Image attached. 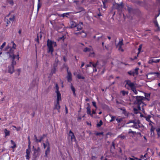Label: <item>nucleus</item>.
<instances>
[{
    "label": "nucleus",
    "instance_id": "obj_1",
    "mask_svg": "<svg viewBox=\"0 0 160 160\" xmlns=\"http://www.w3.org/2000/svg\"><path fill=\"white\" fill-rule=\"evenodd\" d=\"M144 97L142 96H136V100L134 103L137 105V107L138 109L134 108L133 110H141L142 109V110H144L145 108H144V106L146 105L143 102Z\"/></svg>",
    "mask_w": 160,
    "mask_h": 160
},
{
    "label": "nucleus",
    "instance_id": "obj_2",
    "mask_svg": "<svg viewBox=\"0 0 160 160\" xmlns=\"http://www.w3.org/2000/svg\"><path fill=\"white\" fill-rule=\"evenodd\" d=\"M7 53V54H9V58L12 60V64L10 66H12L14 67V66L16 64V62L14 61V59L15 58H17L18 60H19V54L17 55H15L14 54L13 50L11 48Z\"/></svg>",
    "mask_w": 160,
    "mask_h": 160
},
{
    "label": "nucleus",
    "instance_id": "obj_3",
    "mask_svg": "<svg viewBox=\"0 0 160 160\" xmlns=\"http://www.w3.org/2000/svg\"><path fill=\"white\" fill-rule=\"evenodd\" d=\"M47 45L48 53H50L51 54H52L54 51L53 47H55L57 46L56 42L48 39L47 41Z\"/></svg>",
    "mask_w": 160,
    "mask_h": 160
},
{
    "label": "nucleus",
    "instance_id": "obj_4",
    "mask_svg": "<svg viewBox=\"0 0 160 160\" xmlns=\"http://www.w3.org/2000/svg\"><path fill=\"white\" fill-rule=\"evenodd\" d=\"M131 123H132L129 127H132L136 129H138L142 127V125L141 124L139 120L138 119H133L129 120L127 123V124H129Z\"/></svg>",
    "mask_w": 160,
    "mask_h": 160
},
{
    "label": "nucleus",
    "instance_id": "obj_5",
    "mask_svg": "<svg viewBox=\"0 0 160 160\" xmlns=\"http://www.w3.org/2000/svg\"><path fill=\"white\" fill-rule=\"evenodd\" d=\"M82 22H81L77 25L75 22H72L70 23V27L71 28H73L74 32H75L76 31H79L82 29Z\"/></svg>",
    "mask_w": 160,
    "mask_h": 160
},
{
    "label": "nucleus",
    "instance_id": "obj_6",
    "mask_svg": "<svg viewBox=\"0 0 160 160\" xmlns=\"http://www.w3.org/2000/svg\"><path fill=\"white\" fill-rule=\"evenodd\" d=\"M126 84L125 85V87L126 85H128L130 88L133 91L135 94H137L138 92L136 89V86L134 84L133 82H131L130 80H128L126 81Z\"/></svg>",
    "mask_w": 160,
    "mask_h": 160
},
{
    "label": "nucleus",
    "instance_id": "obj_7",
    "mask_svg": "<svg viewBox=\"0 0 160 160\" xmlns=\"http://www.w3.org/2000/svg\"><path fill=\"white\" fill-rule=\"evenodd\" d=\"M74 34L79 37L81 36L82 38L86 37L87 35L86 33L83 30L81 32H74Z\"/></svg>",
    "mask_w": 160,
    "mask_h": 160
},
{
    "label": "nucleus",
    "instance_id": "obj_8",
    "mask_svg": "<svg viewBox=\"0 0 160 160\" xmlns=\"http://www.w3.org/2000/svg\"><path fill=\"white\" fill-rule=\"evenodd\" d=\"M69 135L71 137V139L72 141H74L75 142H77V140L74 133L71 130H70L69 131Z\"/></svg>",
    "mask_w": 160,
    "mask_h": 160
},
{
    "label": "nucleus",
    "instance_id": "obj_9",
    "mask_svg": "<svg viewBox=\"0 0 160 160\" xmlns=\"http://www.w3.org/2000/svg\"><path fill=\"white\" fill-rule=\"evenodd\" d=\"M40 151V149L39 147H38L37 149H34L33 155L35 158H37L39 156Z\"/></svg>",
    "mask_w": 160,
    "mask_h": 160
},
{
    "label": "nucleus",
    "instance_id": "obj_10",
    "mask_svg": "<svg viewBox=\"0 0 160 160\" xmlns=\"http://www.w3.org/2000/svg\"><path fill=\"white\" fill-rule=\"evenodd\" d=\"M68 81L69 82H71L72 80V74L71 72L67 73V75L66 77Z\"/></svg>",
    "mask_w": 160,
    "mask_h": 160
},
{
    "label": "nucleus",
    "instance_id": "obj_11",
    "mask_svg": "<svg viewBox=\"0 0 160 160\" xmlns=\"http://www.w3.org/2000/svg\"><path fill=\"white\" fill-rule=\"evenodd\" d=\"M31 150H26V154L25 156L26 159L29 160L30 158V155Z\"/></svg>",
    "mask_w": 160,
    "mask_h": 160
},
{
    "label": "nucleus",
    "instance_id": "obj_12",
    "mask_svg": "<svg viewBox=\"0 0 160 160\" xmlns=\"http://www.w3.org/2000/svg\"><path fill=\"white\" fill-rule=\"evenodd\" d=\"M8 72L11 74H12L14 72V68L12 66H9L8 67Z\"/></svg>",
    "mask_w": 160,
    "mask_h": 160
},
{
    "label": "nucleus",
    "instance_id": "obj_13",
    "mask_svg": "<svg viewBox=\"0 0 160 160\" xmlns=\"http://www.w3.org/2000/svg\"><path fill=\"white\" fill-rule=\"evenodd\" d=\"M56 92L57 95V101L58 102L61 100V94L59 92Z\"/></svg>",
    "mask_w": 160,
    "mask_h": 160
},
{
    "label": "nucleus",
    "instance_id": "obj_14",
    "mask_svg": "<svg viewBox=\"0 0 160 160\" xmlns=\"http://www.w3.org/2000/svg\"><path fill=\"white\" fill-rule=\"evenodd\" d=\"M145 97H144V100L147 99L148 101L149 100V98L150 96V93H144Z\"/></svg>",
    "mask_w": 160,
    "mask_h": 160
},
{
    "label": "nucleus",
    "instance_id": "obj_15",
    "mask_svg": "<svg viewBox=\"0 0 160 160\" xmlns=\"http://www.w3.org/2000/svg\"><path fill=\"white\" fill-rule=\"evenodd\" d=\"M149 74L151 75H155L156 74L157 77L159 78H160V73L158 72H150Z\"/></svg>",
    "mask_w": 160,
    "mask_h": 160
},
{
    "label": "nucleus",
    "instance_id": "obj_16",
    "mask_svg": "<svg viewBox=\"0 0 160 160\" xmlns=\"http://www.w3.org/2000/svg\"><path fill=\"white\" fill-rule=\"evenodd\" d=\"M15 16L13 15L9 19V20L7 22V24H8L9 23H10V21L13 22L15 19Z\"/></svg>",
    "mask_w": 160,
    "mask_h": 160
},
{
    "label": "nucleus",
    "instance_id": "obj_17",
    "mask_svg": "<svg viewBox=\"0 0 160 160\" xmlns=\"http://www.w3.org/2000/svg\"><path fill=\"white\" fill-rule=\"evenodd\" d=\"M60 106L59 104V102H57L56 103L55 105L54 109H56L57 110H59L60 109Z\"/></svg>",
    "mask_w": 160,
    "mask_h": 160
},
{
    "label": "nucleus",
    "instance_id": "obj_18",
    "mask_svg": "<svg viewBox=\"0 0 160 160\" xmlns=\"http://www.w3.org/2000/svg\"><path fill=\"white\" fill-rule=\"evenodd\" d=\"M123 40L119 41L118 44V46H119L118 49H120L121 48V47L123 45Z\"/></svg>",
    "mask_w": 160,
    "mask_h": 160
},
{
    "label": "nucleus",
    "instance_id": "obj_19",
    "mask_svg": "<svg viewBox=\"0 0 160 160\" xmlns=\"http://www.w3.org/2000/svg\"><path fill=\"white\" fill-rule=\"evenodd\" d=\"M154 23L155 26L157 27V30L159 31L160 30V28L158 24L157 21L156 20L154 21Z\"/></svg>",
    "mask_w": 160,
    "mask_h": 160
},
{
    "label": "nucleus",
    "instance_id": "obj_20",
    "mask_svg": "<svg viewBox=\"0 0 160 160\" xmlns=\"http://www.w3.org/2000/svg\"><path fill=\"white\" fill-rule=\"evenodd\" d=\"M120 94H122L123 96H124L126 95H128V92L124 90H122L120 92Z\"/></svg>",
    "mask_w": 160,
    "mask_h": 160
},
{
    "label": "nucleus",
    "instance_id": "obj_21",
    "mask_svg": "<svg viewBox=\"0 0 160 160\" xmlns=\"http://www.w3.org/2000/svg\"><path fill=\"white\" fill-rule=\"evenodd\" d=\"M4 133H5V137L7 136H9L10 134V132L8 130L6 129H5L4 130Z\"/></svg>",
    "mask_w": 160,
    "mask_h": 160
},
{
    "label": "nucleus",
    "instance_id": "obj_22",
    "mask_svg": "<svg viewBox=\"0 0 160 160\" xmlns=\"http://www.w3.org/2000/svg\"><path fill=\"white\" fill-rule=\"evenodd\" d=\"M50 151V147H48L47 148L45 151V156L47 157V155L48 154Z\"/></svg>",
    "mask_w": 160,
    "mask_h": 160
},
{
    "label": "nucleus",
    "instance_id": "obj_23",
    "mask_svg": "<svg viewBox=\"0 0 160 160\" xmlns=\"http://www.w3.org/2000/svg\"><path fill=\"white\" fill-rule=\"evenodd\" d=\"M128 73L130 75L132 76H134L135 75V74H134V71L131 70L128 71Z\"/></svg>",
    "mask_w": 160,
    "mask_h": 160
},
{
    "label": "nucleus",
    "instance_id": "obj_24",
    "mask_svg": "<svg viewBox=\"0 0 160 160\" xmlns=\"http://www.w3.org/2000/svg\"><path fill=\"white\" fill-rule=\"evenodd\" d=\"M56 68L55 67H54L51 70V74L52 75H53V74L55 73L56 72Z\"/></svg>",
    "mask_w": 160,
    "mask_h": 160
},
{
    "label": "nucleus",
    "instance_id": "obj_25",
    "mask_svg": "<svg viewBox=\"0 0 160 160\" xmlns=\"http://www.w3.org/2000/svg\"><path fill=\"white\" fill-rule=\"evenodd\" d=\"M151 116L148 115L147 117H145V118H146V120L148 122H152L150 120V118H151Z\"/></svg>",
    "mask_w": 160,
    "mask_h": 160
},
{
    "label": "nucleus",
    "instance_id": "obj_26",
    "mask_svg": "<svg viewBox=\"0 0 160 160\" xmlns=\"http://www.w3.org/2000/svg\"><path fill=\"white\" fill-rule=\"evenodd\" d=\"M91 50V49L90 48L86 47L83 50V51L84 52H89Z\"/></svg>",
    "mask_w": 160,
    "mask_h": 160
},
{
    "label": "nucleus",
    "instance_id": "obj_27",
    "mask_svg": "<svg viewBox=\"0 0 160 160\" xmlns=\"http://www.w3.org/2000/svg\"><path fill=\"white\" fill-rule=\"evenodd\" d=\"M122 113L126 116H128L130 114L127 111H122Z\"/></svg>",
    "mask_w": 160,
    "mask_h": 160
},
{
    "label": "nucleus",
    "instance_id": "obj_28",
    "mask_svg": "<svg viewBox=\"0 0 160 160\" xmlns=\"http://www.w3.org/2000/svg\"><path fill=\"white\" fill-rule=\"evenodd\" d=\"M39 36L38 35H37V38L35 39V42H36L38 44H39V40L40 39L39 38Z\"/></svg>",
    "mask_w": 160,
    "mask_h": 160
},
{
    "label": "nucleus",
    "instance_id": "obj_29",
    "mask_svg": "<svg viewBox=\"0 0 160 160\" xmlns=\"http://www.w3.org/2000/svg\"><path fill=\"white\" fill-rule=\"evenodd\" d=\"M115 148V144L113 142H112V145L111 147V151L112 150L114 149Z\"/></svg>",
    "mask_w": 160,
    "mask_h": 160
},
{
    "label": "nucleus",
    "instance_id": "obj_30",
    "mask_svg": "<svg viewBox=\"0 0 160 160\" xmlns=\"http://www.w3.org/2000/svg\"><path fill=\"white\" fill-rule=\"evenodd\" d=\"M77 78L79 79H84L85 78L84 77L82 76L81 75L79 74L77 75Z\"/></svg>",
    "mask_w": 160,
    "mask_h": 160
},
{
    "label": "nucleus",
    "instance_id": "obj_31",
    "mask_svg": "<svg viewBox=\"0 0 160 160\" xmlns=\"http://www.w3.org/2000/svg\"><path fill=\"white\" fill-rule=\"evenodd\" d=\"M118 138H121L122 140H123L126 138V136L121 134L119 135L118 136Z\"/></svg>",
    "mask_w": 160,
    "mask_h": 160
},
{
    "label": "nucleus",
    "instance_id": "obj_32",
    "mask_svg": "<svg viewBox=\"0 0 160 160\" xmlns=\"http://www.w3.org/2000/svg\"><path fill=\"white\" fill-rule=\"evenodd\" d=\"M102 123L103 122L102 120H100L99 122L97 124V126L98 127H100L102 124Z\"/></svg>",
    "mask_w": 160,
    "mask_h": 160
},
{
    "label": "nucleus",
    "instance_id": "obj_33",
    "mask_svg": "<svg viewBox=\"0 0 160 160\" xmlns=\"http://www.w3.org/2000/svg\"><path fill=\"white\" fill-rule=\"evenodd\" d=\"M98 62L96 63H94L92 62H90V64H91V66H92L94 68H96L97 64Z\"/></svg>",
    "mask_w": 160,
    "mask_h": 160
},
{
    "label": "nucleus",
    "instance_id": "obj_34",
    "mask_svg": "<svg viewBox=\"0 0 160 160\" xmlns=\"http://www.w3.org/2000/svg\"><path fill=\"white\" fill-rule=\"evenodd\" d=\"M107 1H108V0H104V1H102L103 6V7L104 8H106L105 4H106V3L107 2Z\"/></svg>",
    "mask_w": 160,
    "mask_h": 160
},
{
    "label": "nucleus",
    "instance_id": "obj_35",
    "mask_svg": "<svg viewBox=\"0 0 160 160\" xmlns=\"http://www.w3.org/2000/svg\"><path fill=\"white\" fill-rule=\"evenodd\" d=\"M11 43L13 44V46H12V48H11L10 49H11V48L14 51V50L13 49V48L15 49L16 48V44L14 43V42L13 41H12L11 42Z\"/></svg>",
    "mask_w": 160,
    "mask_h": 160
},
{
    "label": "nucleus",
    "instance_id": "obj_36",
    "mask_svg": "<svg viewBox=\"0 0 160 160\" xmlns=\"http://www.w3.org/2000/svg\"><path fill=\"white\" fill-rule=\"evenodd\" d=\"M8 2L12 6L14 4L13 0H9Z\"/></svg>",
    "mask_w": 160,
    "mask_h": 160
},
{
    "label": "nucleus",
    "instance_id": "obj_37",
    "mask_svg": "<svg viewBox=\"0 0 160 160\" xmlns=\"http://www.w3.org/2000/svg\"><path fill=\"white\" fill-rule=\"evenodd\" d=\"M139 68H136L134 71V72L135 75H137L138 74V70Z\"/></svg>",
    "mask_w": 160,
    "mask_h": 160
},
{
    "label": "nucleus",
    "instance_id": "obj_38",
    "mask_svg": "<svg viewBox=\"0 0 160 160\" xmlns=\"http://www.w3.org/2000/svg\"><path fill=\"white\" fill-rule=\"evenodd\" d=\"M71 88L72 92H75V89L74 87L73 86L72 84V83H71Z\"/></svg>",
    "mask_w": 160,
    "mask_h": 160
},
{
    "label": "nucleus",
    "instance_id": "obj_39",
    "mask_svg": "<svg viewBox=\"0 0 160 160\" xmlns=\"http://www.w3.org/2000/svg\"><path fill=\"white\" fill-rule=\"evenodd\" d=\"M131 133H132L133 135H135L137 133L136 132L132 131L131 129H130L128 132V133L130 134Z\"/></svg>",
    "mask_w": 160,
    "mask_h": 160
},
{
    "label": "nucleus",
    "instance_id": "obj_40",
    "mask_svg": "<svg viewBox=\"0 0 160 160\" xmlns=\"http://www.w3.org/2000/svg\"><path fill=\"white\" fill-rule=\"evenodd\" d=\"M155 128L153 127V125H152L151 129H150V131L151 132V133L152 134V132H154V131L155 130Z\"/></svg>",
    "mask_w": 160,
    "mask_h": 160
},
{
    "label": "nucleus",
    "instance_id": "obj_41",
    "mask_svg": "<svg viewBox=\"0 0 160 160\" xmlns=\"http://www.w3.org/2000/svg\"><path fill=\"white\" fill-rule=\"evenodd\" d=\"M103 132H97L95 133V135L96 136H99L100 135H103Z\"/></svg>",
    "mask_w": 160,
    "mask_h": 160
},
{
    "label": "nucleus",
    "instance_id": "obj_42",
    "mask_svg": "<svg viewBox=\"0 0 160 160\" xmlns=\"http://www.w3.org/2000/svg\"><path fill=\"white\" fill-rule=\"evenodd\" d=\"M147 155V154H145L144 156L141 155L140 156V158L139 159V160H142L143 159H145L146 158V155Z\"/></svg>",
    "mask_w": 160,
    "mask_h": 160
},
{
    "label": "nucleus",
    "instance_id": "obj_43",
    "mask_svg": "<svg viewBox=\"0 0 160 160\" xmlns=\"http://www.w3.org/2000/svg\"><path fill=\"white\" fill-rule=\"evenodd\" d=\"M155 60L153 59H151L150 60L148 61V63L150 64H152L153 62H154Z\"/></svg>",
    "mask_w": 160,
    "mask_h": 160
},
{
    "label": "nucleus",
    "instance_id": "obj_44",
    "mask_svg": "<svg viewBox=\"0 0 160 160\" xmlns=\"http://www.w3.org/2000/svg\"><path fill=\"white\" fill-rule=\"evenodd\" d=\"M128 9L129 13H131L133 10V9L130 7H128Z\"/></svg>",
    "mask_w": 160,
    "mask_h": 160
},
{
    "label": "nucleus",
    "instance_id": "obj_45",
    "mask_svg": "<svg viewBox=\"0 0 160 160\" xmlns=\"http://www.w3.org/2000/svg\"><path fill=\"white\" fill-rule=\"evenodd\" d=\"M92 104L93 106L96 108H97V107L96 105V102L95 101H92Z\"/></svg>",
    "mask_w": 160,
    "mask_h": 160
},
{
    "label": "nucleus",
    "instance_id": "obj_46",
    "mask_svg": "<svg viewBox=\"0 0 160 160\" xmlns=\"http://www.w3.org/2000/svg\"><path fill=\"white\" fill-rule=\"evenodd\" d=\"M142 48V45H140L139 46V47L138 48V54H139L140 53Z\"/></svg>",
    "mask_w": 160,
    "mask_h": 160
},
{
    "label": "nucleus",
    "instance_id": "obj_47",
    "mask_svg": "<svg viewBox=\"0 0 160 160\" xmlns=\"http://www.w3.org/2000/svg\"><path fill=\"white\" fill-rule=\"evenodd\" d=\"M6 44V42H4L2 43V45L1 46V47H0V49L2 50L4 48V47L5 46Z\"/></svg>",
    "mask_w": 160,
    "mask_h": 160
},
{
    "label": "nucleus",
    "instance_id": "obj_48",
    "mask_svg": "<svg viewBox=\"0 0 160 160\" xmlns=\"http://www.w3.org/2000/svg\"><path fill=\"white\" fill-rule=\"evenodd\" d=\"M116 120L117 121L118 123H119L122 121V118H117Z\"/></svg>",
    "mask_w": 160,
    "mask_h": 160
},
{
    "label": "nucleus",
    "instance_id": "obj_49",
    "mask_svg": "<svg viewBox=\"0 0 160 160\" xmlns=\"http://www.w3.org/2000/svg\"><path fill=\"white\" fill-rule=\"evenodd\" d=\"M41 5H42V4L41 3H40V2H38V8H37V9H38V10L39 9L41 8Z\"/></svg>",
    "mask_w": 160,
    "mask_h": 160
},
{
    "label": "nucleus",
    "instance_id": "obj_50",
    "mask_svg": "<svg viewBox=\"0 0 160 160\" xmlns=\"http://www.w3.org/2000/svg\"><path fill=\"white\" fill-rule=\"evenodd\" d=\"M46 146H47V147H50V144L48 142V139H47V141L46 142V143H45Z\"/></svg>",
    "mask_w": 160,
    "mask_h": 160
},
{
    "label": "nucleus",
    "instance_id": "obj_51",
    "mask_svg": "<svg viewBox=\"0 0 160 160\" xmlns=\"http://www.w3.org/2000/svg\"><path fill=\"white\" fill-rule=\"evenodd\" d=\"M14 128H15L17 130V131H19L20 130V129H21V128L20 127H16V126H13Z\"/></svg>",
    "mask_w": 160,
    "mask_h": 160
},
{
    "label": "nucleus",
    "instance_id": "obj_52",
    "mask_svg": "<svg viewBox=\"0 0 160 160\" xmlns=\"http://www.w3.org/2000/svg\"><path fill=\"white\" fill-rule=\"evenodd\" d=\"M55 87H56V92H59V87H58V85L57 84H56Z\"/></svg>",
    "mask_w": 160,
    "mask_h": 160
},
{
    "label": "nucleus",
    "instance_id": "obj_53",
    "mask_svg": "<svg viewBox=\"0 0 160 160\" xmlns=\"http://www.w3.org/2000/svg\"><path fill=\"white\" fill-rule=\"evenodd\" d=\"M41 32H40L39 33H38L37 34V35H39V38L40 39H41L42 38V34H41Z\"/></svg>",
    "mask_w": 160,
    "mask_h": 160
},
{
    "label": "nucleus",
    "instance_id": "obj_54",
    "mask_svg": "<svg viewBox=\"0 0 160 160\" xmlns=\"http://www.w3.org/2000/svg\"><path fill=\"white\" fill-rule=\"evenodd\" d=\"M66 68L67 72V73H69V72H71L69 70V68H68V66H66Z\"/></svg>",
    "mask_w": 160,
    "mask_h": 160
},
{
    "label": "nucleus",
    "instance_id": "obj_55",
    "mask_svg": "<svg viewBox=\"0 0 160 160\" xmlns=\"http://www.w3.org/2000/svg\"><path fill=\"white\" fill-rule=\"evenodd\" d=\"M115 117L112 116V117H111L112 119L110 120V122H112L114 121V120H115Z\"/></svg>",
    "mask_w": 160,
    "mask_h": 160
},
{
    "label": "nucleus",
    "instance_id": "obj_56",
    "mask_svg": "<svg viewBox=\"0 0 160 160\" xmlns=\"http://www.w3.org/2000/svg\"><path fill=\"white\" fill-rule=\"evenodd\" d=\"M88 106L87 107V110H91V107L89 104L88 103Z\"/></svg>",
    "mask_w": 160,
    "mask_h": 160
},
{
    "label": "nucleus",
    "instance_id": "obj_57",
    "mask_svg": "<svg viewBox=\"0 0 160 160\" xmlns=\"http://www.w3.org/2000/svg\"><path fill=\"white\" fill-rule=\"evenodd\" d=\"M91 111H87V114H89L91 116H92V113H91Z\"/></svg>",
    "mask_w": 160,
    "mask_h": 160
},
{
    "label": "nucleus",
    "instance_id": "obj_58",
    "mask_svg": "<svg viewBox=\"0 0 160 160\" xmlns=\"http://www.w3.org/2000/svg\"><path fill=\"white\" fill-rule=\"evenodd\" d=\"M94 53L93 52H90V54H89V56H94Z\"/></svg>",
    "mask_w": 160,
    "mask_h": 160
},
{
    "label": "nucleus",
    "instance_id": "obj_59",
    "mask_svg": "<svg viewBox=\"0 0 160 160\" xmlns=\"http://www.w3.org/2000/svg\"><path fill=\"white\" fill-rule=\"evenodd\" d=\"M138 55H137V56H135V57H134V58L133 59H132V60H133L137 59V57L138 56Z\"/></svg>",
    "mask_w": 160,
    "mask_h": 160
},
{
    "label": "nucleus",
    "instance_id": "obj_60",
    "mask_svg": "<svg viewBox=\"0 0 160 160\" xmlns=\"http://www.w3.org/2000/svg\"><path fill=\"white\" fill-rule=\"evenodd\" d=\"M158 133H160V128H158L156 129Z\"/></svg>",
    "mask_w": 160,
    "mask_h": 160
},
{
    "label": "nucleus",
    "instance_id": "obj_61",
    "mask_svg": "<svg viewBox=\"0 0 160 160\" xmlns=\"http://www.w3.org/2000/svg\"><path fill=\"white\" fill-rule=\"evenodd\" d=\"M117 9H119V8H120V7H121V5H119L118 4H117Z\"/></svg>",
    "mask_w": 160,
    "mask_h": 160
},
{
    "label": "nucleus",
    "instance_id": "obj_62",
    "mask_svg": "<svg viewBox=\"0 0 160 160\" xmlns=\"http://www.w3.org/2000/svg\"><path fill=\"white\" fill-rule=\"evenodd\" d=\"M160 61V59H157L156 60H155L154 63H157L159 62Z\"/></svg>",
    "mask_w": 160,
    "mask_h": 160
},
{
    "label": "nucleus",
    "instance_id": "obj_63",
    "mask_svg": "<svg viewBox=\"0 0 160 160\" xmlns=\"http://www.w3.org/2000/svg\"><path fill=\"white\" fill-rule=\"evenodd\" d=\"M41 139H39V140H38V139H36V142H41Z\"/></svg>",
    "mask_w": 160,
    "mask_h": 160
},
{
    "label": "nucleus",
    "instance_id": "obj_64",
    "mask_svg": "<svg viewBox=\"0 0 160 160\" xmlns=\"http://www.w3.org/2000/svg\"><path fill=\"white\" fill-rule=\"evenodd\" d=\"M96 158V157L95 156H92L91 157V159L93 160H95Z\"/></svg>",
    "mask_w": 160,
    "mask_h": 160
}]
</instances>
